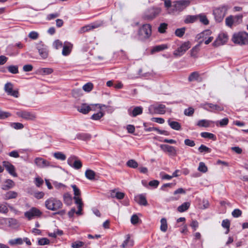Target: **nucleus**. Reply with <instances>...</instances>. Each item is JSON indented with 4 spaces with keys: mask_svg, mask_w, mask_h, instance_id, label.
I'll return each mask as SVG.
<instances>
[{
    "mask_svg": "<svg viewBox=\"0 0 248 248\" xmlns=\"http://www.w3.org/2000/svg\"><path fill=\"white\" fill-rule=\"evenodd\" d=\"M190 3L188 0H180L172 2L171 7L169 10V13L175 15L183 11Z\"/></svg>",
    "mask_w": 248,
    "mask_h": 248,
    "instance_id": "f257e3e1",
    "label": "nucleus"
},
{
    "mask_svg": "<svg viewBox=\"0 0 248 248\" xmlns=\"http://www.w3.org/2000/svg\"><path fill=\"white\" fill-rule=\"evenodd\" d=\"M45 205L47 209L53 211L61 210L63 206L62 202L54 197L47 199L45 202Z\"/></svg>",
    "mask_w": 248,
    "mask_h": 248,
    "instance_id": "f03ea898",
    "label": "nucleus"
},
{
    "mask_svg": "<svg viewBox=\"0 0 248 248\" xmlns=\"http://www.w3.org/2000/svg\"><path fill=\"white\" fill-rule=\"evenodd\" d=\"M228 9L229 7L225 5L215 8L213 10V14L216 21L217 22H221L226 16Z\"/></svg>",
    "mask_w": 248,
    "mask_h": 248,
    "instance_id": "7ed1b4c3",
    "label": "nucleus"
},
{
    "mask_svg": "<svg viewBox=\"0 0 248 248\" xmlns=\"http://www.w3.org/2000/svg\"><path fill=\"white\" fill-rule=\"evenodd\" d=\"M232 41L240 45L248 44V33L246 32H239L233 34Z\"/></svg>",
    "mask_w": 248,
    "mask_h": 248,
    "instance_id": "20e7f679",
    "label": "nucleus"
},
{
    "mask_svg": "<svg viewBox=\"0 0 248 248\" xmlns=\"http://www.w3.org/2000/svg\"><path fill=\"white\" fill-rule=\"evenodd\" d=\"M151 26L150 24H146L139 29L138 35L140 39L148 38L151 35Z\"/></svg>",
    "mask_w": 248,
    "mask_h": 248,
    "instance_id": "39448f33",
    "label": "nucleus"
},
{
    "mask_svg": "<svg viewBox=\"0 0 248 248\" xmlns=\"http://www.w3.org/2000/svg\"><path fill=\"white\" fill-rule=\"evenodd\" d=\"M16 115L27 121H33L36 118V114L33 112L26 110H19L16 112Z\"/></svg>",
    "mask_w": 248,
    "mask_h": 248,
    "instance_id": "423d86ee",
    "label": "nucleus"
},
{
    "mask_svg": "<svg viewBox=\"0 0 248 248\" xmlns=\"http://www.w3.org/2000/svg\"><path fill=\"white\" fill-rule=\"evenodd\" d=\"M166 107L163 104L153 105L149 107V113L150 114L157 113L164 114L166 112Z\"/></svg>",
    "mask_w": 248,
    "mask_h": 248,
    "instance_id": "0eeeda50",
    "label": "nucleus"
},
{
    "mask_svg": "<svg viewBox=\"0 0 248 248\" xmlns=\"http://www.w3.org/2000/svg\"><path fill=\"white\" fill-rule=\"evenodd\" d=\"M36 47L38 50L40 56L43 59H45L47 58L48 51L46 46L40 42V43L36 44Z\"/></svg>",
    "mask_w": 248,
    "mask_h": 248,
    "instance_id": "6e6552de",
    "label": "nucleus"
},
{
    "mask_svg": "<svg viewBox=\"0 0 248 248\" xmlns=\"http://www.w3.org/2000/svg\"><path fill=\"white\" fill-rule=\"evenodd\" d=\"M160 148L164 152L168 154L170 156H175L177 155L176 148L168 144H160Z\"/></svg>",
    "mask_w": 248,
    "mask_h": 248,
    "instance_id": "1a4fd4ad",
    "label": "nucleus"
},
{
    "mask_svg": "<svg viewBox=\"0 0 248 248\" xmlns=\"http://www.w3.org/2000/svg\"><path fill=\"white\" fill-rule=\"evenodd\" d=\"M94 106H98L100 108H101L102 106L105 107V105H102L101 104H91V105H88L87 104L85 103L82 104L80 106L78 107V110L83 114H87L90 110L93 109V108L94 107Z\"/></svg>",
    "mask_w": 248,
    "mask_h": 248,
    "instance_id": "9d476101",
    "label": "nucleus"
},
{
    "mask_svg": "<svg viewBox=\"0 0 248 248\" xmlns=\"http://www.w3.org/2000/svg\"><path fill=\"white\" fill-rule=\"evenodd\" d=\"M190 47V43L188 42H185L174 51L173 55L176 57H180L182 56Z\"/></svg>",
    "mask_w": 248,
    "mask_h": 248,
    "instance_id": "9b49d317",
    "label": "nucleus"
},
{
    "mask_svg": "<svg viewBox=\"0 0 248 248\" xmlns=\"http://www.w3.org/2000/svg\"><path fill=\"white\" fill-rule=\"evenodd\" d=\"M68 164L71 167L76 170H78L82 167L81 162L76 158L75 156H71L67 159Z\"/></svg>",
    "mask_w": 248,
    "mask_h": 248,
    "instance_id": "f8f14e48",
    "label": "nucleus"
},
{
    "mask_svg": "<svg viewBox=\"0 0 248 248\" xmlns=\"http://www.w3.org/2000/svg\"><path fill=\"white\" fill-rule=\"evenodd\" d=\"M228 41V36L225 33H220L213 43V46L217 47L225 44Z\"/></svg>",
    "mask_w": 248,
    "mask_h": 248,
    "instance_id": "ddd939ff",
    "label": "nucleus"
},
{
    "mask_svg": "<svg viewBox=\"0 0 248 248\" xmlns=\"http://www.w3.org/2000/svg\"><path fill=\"white\" fill-rule=\"evenodd\" d=\"M160 12V10L159 8H150L145 13L144 18L146 19H152L158 15Z\"/></svg>",
    "mask_w": 248,
    "mask_h": 248,
    "instance_id": "4468645a",
    "label": "nucleus"
},
{
    "mask_svg": "<svg viewBox=\"0 0 248 248\" xmlns=\"http://www.w3.org/2000/svg\"><path fill=\"white\" fill-rule=\"evenodd\" d=\"M42 212L37 208L33 207L29 211L26 212L24 214L25 216L29 220L35 217H39L41 215Z\"/></svg>",
    "mask_w": 248,
    "mask_h": 248,
    "instance_id": "2eb2a0df",
    "label": "nucleus"
},
{
    "mask_svg": "<svg viewBox=\"0 0 248 248\" xmlns=\"http://www.w3.org/2000/svg\"><path fill=\"white\" fill-rule=\"evenodd\" d=\"M2 165L9 173L14 177H17V175L16 172L15 167L14 165L11 163L5 161L2 162Z\"/></svg>",
    "mask_w": 248,
    "mask_h": 248,
    "instance_id": "dca6fc26",
    "label": "nucleus"
},
{
    "mask_svg": "<svg viewBox=\"0 0 248 248\" xmlns=\"http://www.w3.org/2000/svg\"><path fill=\"white\" fill-rule=\"evenodd\" d=\"M13 85L11 83L8 82L5 84L4 90L8 93V95L13 96L15 97H17L18 93L16 91L13 90Z\"/></svg>",
    "mask_w": 248,
    "mask_h": 248,
    "instance_id": "f3484780",
    "label": "nucleus"
},
{
    "mask_svg": "<svg viewBox=\"0 0 248 248\" xmlns=\"http://www.w3.org/2000/svg\"><path fill=\"white\" fill-rule=\"evenodd\" d=\"M34 163L38 167L41 168L51 166L48 161L41 157L36 158L34 160Z\"/></svg>",
    "mask_w": 248,
    "mask_h": 248,
    "instance_id": "a211bd4d",
    "label": "nucleus"
},
{
    "mask_svg": "<svg viewBox=\"0 0 248 248\" xmlns=\"http://www.w3.org/2000/svg\"><path fill=\"white\" fill-rule=\"evenodd\" d=\"M73 44L69 42H65L63 44V48L62 50V54L66 56L69 55L72 49Z\"/></svg>",
    "mask_w": 248,
    "mask_h": 248,
    "instance_id": "6ab92c4d",
    "label": "nucleus"
},
{
    "mask_svg": "<svg viewBox=\"0 0 248 248\" xmlns=\"http://www.w3.org/2000/svg\"><path fill=\"white\" fill-rule=\"evenodd\" d=\"M134 245V241L130 238L129 234L125 236V239L122 244L121 247L123 248H128L132 247Z\"/></svg>",
    "mask_w": 248,
    "mask_h": 248,
    "instance_id": "aec40b11",
    "label": "nucleus"
},
{
    "mask_svg": "<svg viewBox=\"0 0 248 248\" xmlns=\"http://www.w3.org/2000/svg\"><path fill=\"white\" fill-rule=\"evenodd\" d=\"M135 201L140 205L146 206L148 204L144 195L140 194L135 197Z\"/></svg>",
    "mask_w": 248,
    "mask_h": 248,
    "instance_id": "412c9836",
    "label": "nucleus"
},
{
    "mask_svg": "<svg viewBox=\"0 0 248 248\" xmlns=\"http://www.w3.org/2000/svg\"><path fill=\"white\" fill-rule=\"evenodd\" d=\"M6 223L8 226L13 229L17 228L19 225L17 220L15 218H8L6 219Z\"/></svg>",
    "mask_w": 248,
    "mask_h": 248,
    "instance_id": "4be33fe9",
    "label": "nucleus"
},
{
    "mask_svg": "<svg viewBox=\"0 0 248 248\" xmlns=\"http://www.w3.org/2000/svg\"><path fill=\"white\" fill-rule=\"evenodd\" d=\"M124 193L123 192L116 191L115 190H111L110 192V196L111 198H116L118 200L123 199L124 197Z\"/></svg>",
    "mask_w": 248,
    "mask_h": 248,
    "instance_id": "5701e85b",
    "label": "nucleus"
},
{
    "mask_svg": "<svg viewBox=\"0 0 248 248\" xmlns=\"http://www.w3.org/2000/svg\"><path fill=\"white\" fill-rule=\"evenodd\" d=\"M168 123L170 127L175 130H180L181 129V125L180 123L176 121H172L170 119L168 120Z\"/></svg>",
    "mask_w": 248,
    "mask_h": 248,
    "instance_id": "b1692460",
    "label": "nucleus"
},
{
    "mask_svg": "<svg viewBox=\"0 0 248 248\" xmlns=\"http://www.w3.org/2000/svg\"><path fill=\"white\" fill-rule=\"evenodd\" d=\"M214 122L205 119L201 120L199 121L197 124V125L199 127H208L210 124Z\"/></svg>",
    "mask_w": 248,
    "mask_h": 248,
    "instance_id": "393cba45",
    "label": "nucleus"
},
{
    "mask_svg": "<svg viewBox=\"0 0 248 248\" xmlns=\"http://www.w3.org/2000/svg\"><path fill=\"white\" fill-rule=\"evenodd\" d=\"M168 46L166 44H161L154 46L152 49V53H154L156 52H159L162 51L164 49L168 48Z\"/></svg>",
    "mask_w": 248,
    "mask_h": 248,
    "instance_id": "a878e982",
    "label": "nucleus"
},
{
    "mask_svg": "<svg viewBox=\"0 0 248 248\" xmlns=\"http://www.w3.org/2000/svg\"><path fill=\"white\" fill-rule=\"evenodd\" d=\"M28 193H29L31 195H33L37 199H40L43 198L45 195L44 192L33 191L32 190L31 188L30 190H29Z\"/></svg>",
    "mask_w": 248,
    "mask_h": 248,
    "instance_id": "bb28decb",
    "label": "nucleus"
},
{
    "mask_svg": "<svg viewBox=\"0 0 248 248\" xmlns=\"http://www.w3.org/2000/svg\"><path fill=\"white\" fill-rule=\"evenodd\" d=\"M211 34V31L209 30H205L202 32L197 34L196 36V38L198 40H200L201 39H206L207 37Z\"/></svg>",
    "mask_w": 248,
    "mask_h": 248,
    "instance_id": "cd10ccee",
    "label": "nucleus"
},
{
    "mask_svg": "<svg viewBox=\"0 0 248 248\" xmlns=\"http://www.w3.org/2000/svg\"><path fill=\"white\" fill-rule=\"evenodd\" d=\"M198 20L197 15H188L186 17L184 22L186 24L192 23Z\"/></svg>",
    "mask_w": 248,
    "mask_h": 248,
    "instance_id": "c85d7f7f",
    "label": "nucleus"
},
{
    "mask_svg": "<svg viewBox=\"0 0 248 248\" xmlns=\"http://www.w3.org/2000/svg\"><path fill=\"white\" fill-rule=\"evenodd\" d=\"M15 185L13 181L11 179H7L5 182V184L2 186V189L3 190H7L12 188Z\"/></svg>",
    "mask_w": 248,
    "mask_h": 248,
    "instance_id": "c756f323",
    "label": "nucleus"
},
{
    "mask_svg": "<svg viewBox=\"0 0 248 248\" xmlns=\"http://www.w3.org/2000/svg\"><path fill=\"white\" fill-rule=\"evenodd\" d=\"M91 135L87 133H78L76 135V138L83 140H89L91 139Z\"/></svg>",
    "mask_w": 248,
    "mask_h": 248,
    "instance_id": "7c9ffc66",
    "label": "nucleus"
},
{
    "mask_svg": "<svg viewBox=\"0 0 248 248\" xmlns=\"http://www.w3.org/2000/svg\"><path fill=\"white\" fill-rule=\"evenodd\" d=\"M100 26V24L98 23H94L91 25H89L86 26H84L81 29V31L83 32L87 31L89 30H91V29L97 28L99 27Z\"/></svg>",
    "mask_w": 248,
    "mask_h": 248,
    "instance_id": "2f4dec72",
    "label": "nucleus"
},
{
    "mask_svg": "<svg viewBox=\"0 0 248 248\" xmlns=\"http://www.w3.org/2000/svg\"><path fill=\"white\" fill-rule=\"evenodd\" d=\"M17 196V193L14 191H9L7 192L4 195L5 200H9L15 199Z\"/></svg>",
    "mask_w": 248,
    "mask_h": 248,
    "instance_id": "473e14b6",
    "label": "nucleus"
},
{
    "mask_svg": "<svg viewBox=\"0 0 248 248\" xmlns=\"http://www.w3.org/2000/svg\"><path fill=\"white\" fill-rule=\"evenodd\" d=\"M198 20L205 25H207L209 24V20H208L206 16L204 14H199L197 15Z\"/></svg>",
    "mask_w": 248,
    "mask_h": 248,
    "instance_id": "72a5a7b5",
    "label": "nucleus"
},
{
    "mask_svg": "<svg viewBox=\"0 0 248 248\" xmlns=\"http://www.w3.org/2000/svg\"><path fill=\"white\" fill-rule=\"evenodd\" d=\"M142 112V108L140 107H137L135 108L132 112H131V114L130 112H129V115H131L132 117H136L138 115H140L141 114Z\"/></svg>",
    "mask_w": 248,
    "mask_h": 248,
    "instance_id": "f704fd0d",
    "label": "nucleus"
},
{
    "mask_svg": "<svg viewBox=\"0 0 248 248\" xmlns=\"http://www.w3.org/2000/svg\"><path fill=\"white\" fill-rule=\"evenodd\" d=\"M190 205V202H185L178 207V211L180 212H183L187 210Z\"/></svg>",
    "mask_w": 248,
    "mask_h": 248,
    "instance_id": "c9c22d12",
    "label": "nucleus"
},
{
    "mask_svg": "<svg viewBox=\"0 0 248 248\" xmlns=\"http://www.w3.org/2000/svg\"><path fill=\"white\" fill-rule=\"evenodd\" d=\"M8 207H10L11 209L12 207L8 205L7 203H2L0 204V213L2 214H6L8 212Z\"/></svg>",
    "mask_w": 248,
    "mask_h": 248,
    "instance_id": "e433bc0d",
    "label": "nucleus"
},
{
    "mask_svg": "<svg viewBox=\"0 0 248 248\" xmlns=\"http://www.w3.org/2000/svg\"><path fill=\"white\" fill-rule=\"evenodd\" d=\"M201 136L203 138H207L213 140H216L215 135L211 133L206 132H202L201 133Z\"/></svg>",
    "mask_w": 248,
    "mask_h": 248,
    "instance_id": "4c0bfd02",
    "label": "nucleus"
},
{
    "mask_svg": "<svg viewBox=\"0 0 248 248\" xmlns=\"http://www.w3.org/2000/svg\"><path fill=\"white\" fill-rule=\"evenodd\" d=\"M53 156L56 159L62 161L65 160L66 158V155L60 152L54 153L53 154Z\"/></svg>",
    "mask_w": 248,
    "mask_h": 248,
    "instance_id": "58836bf2",
    "label": "nucleus"
},
{
    "mask_svg": "<svg viewBox=\"0 0 248 248\" xmlns=\"http://www.w3.org/2000/svg\"><path fill=\"white\" fill-rule=\"evenodd\" d=\"M161 226L160 230L163 232H166L168 229V224L167 220L165 218H163L160 220Z\"/></svg>",
    "mask_w": 248,
    "mask_h": 248,
    "instance_id": "ea45409f",
    "label": "nucleus"
},
{
    "mask_svg": "<svg viewBox=\"0 0 248 248\" xmlns=\"http://www.w3.org/2000/svg\"><path fill=\"white\" fill-rule=\"evenodd\" d=\"M23 243V240L21 238L11 239L9 241V244L11 245H21Z\"/></svg>",
    "mask_w": 248,
    "mask_h": 248,
    "instance_id": "a19ab883",
    "label": "nucleus"
},
{
    "mask_svg": "<svg viewBox=\"0 0 248 248\" xmlns=\"http://www.w3.org/2000/svg\"><path fill=\"white\" fill-rule=\"evenodd\" d=\"M207 107L210 108L211 109H212L213 110H217L220 111L222 109V108L221 107H220L219 106H218L217 105H214V104H211V103H208V104H205L204 108L208 110L207 108Z\"/></svg>",
    "mask_w": 248,
    "mask_h": 248,
    "instance_id": "79ce46f5",
    "label": "nucleus"
},
{
    "mask_svg": "<svg viewBox=\"0 0 248 248\" xmlns=\"http://www.w3.org/2000/svg\"><path fill=\"white\" fill-rule=\"evenodd\" d=\"M85 176L89 180H93L94 179L95 172L91 170H87L85 173Z\"/></svg>",
    "mask_w": 248,
    "mask_h": 248,
    "instance_id": "37998d69",
    "label": "nucleus"
},
{
    "mask_svg": "<svg viewBox=\"0 0 248 248\" xmlns=\"http://www.w3.org/2000/svg\"><path fill=\"white\" fill-rule=\"evenodd\" d=\"M63 201L65 204L67 205H70L72 203V198L71 196L68 194L65 193L63 195Z\"/></svg>",
    "mask_w": 248,
    "mask_h": 248,
    "instance_id": "c03bdc74",
    "label": "nucleus"
},
{
    "mask_svg": "<svg viewBox=\"0 0 248 248\" xmlns=\"http://www.w3.org/2000/svg\"><path fill=\"white\" fill-rule=\"evenodd\" d=\"M126 165L129 167L134 169L137 168L138 167V163L136 160L134 159L129 160L126 162Z\"/></svg>",
    "mask_w": 248,
    "mask_h": 248,
    "instance_id": "a18cd8bd",
    "label": "nucleus"
},
{
    "mask_svg": "<svg viewBox=\"0 0 248 248\" xmlns=\"http://www.w3.org/2000/svg\"><path fill=\"white\" fill-rule=\"evenodd\" d=\"M198 150L201 153H210L211 151L210 148L207 147V146H206L205 145H203V144L201 145L199 147Z\"/></svg>",
    "mask_w": 248,
    "mask_h": 248,
    "instance_id": "49530a36",
    "label": "nucleus"
},
{
    "mask_svg": "<svg viewBox=\"0 0 248 248\" xmlns=\"http://www.w3.org/2000/svg\"><path fill=\"white\" fill-rule=\"evenodd\" d=\"M93 88V84L91 82H88L83 85L82 89L86 92H90Z\"/></svg>",
    "mask_w": 248,
    "mask_h": 248,
    "instance_id": "de8ad7c7",
    "label": "nucleus"
},
{
    "mask_svg": "<svg viewBox=\"0 0 248 248\" xmlns=\"http://www.w3.org/2000/svg\"><path fill=\"white\" fill-rule=\"evenodd\" d=\"M225 23L227 26L232 27L234 24L233 20V16H230L227 17L225 19Z\"/></svg>",
    "mask_w": 248,
    "mask_h": 248,
    "instance_id": "09e8293b",
    "label": "nucleus"
},
{
    "mask_svg": "<svg viewBox=\"0 0 248 248\" xmlns=\"http://www.w3.org/2000/svg\"><path fill=\"white\" fill-rule=\"evenodd\" d=\"M73 96L76 98L82 95V91L81 89H75L72 91Z\"/></svg>",
    "mask_w": 248,
    "mask_h": 248,
    "instance_id": "8fccbe9b",
    "label": "nucleus"
},
{
    "mask_svg": "<svg viewBox=\"0 0 248 248\" xmlns=\"http://www.w3.org/2000/svg\"><path fill=\"white\" fill-rule=\"evenodd\" d=\"M199 77V74L197 72H194L192 73L188 77V80L189 81H192L194 80H197Z\"/></svg>",
    "mask_w": 248,
    "mask_h": 248,
    "instance_id": "3c124183",
    "label": "nucleus"
},
{
    "mask_svg": "<svg viewBox=\"0 0 248 248\" xmlns=\"http://www.w3.org/2000/svg\"><path fill=\"white\" fill-rule=\"evenodd\" d=\"M200 45H197L190 50V55L191 57H196L197 52L199 50Z\"/></svg>",
    "mask_w": 248,
    "mask_h": 248,
    "instance_id": "603ef678",
    "label": "nucleus"
},
{
    "mask_svg": "<svg viewBox=\"0 0 248 248\" xmlns=\"http://www.w3.org/2000/svg\"><path fill=\"white\" fill-rule=\"evenodd\" d=\"M9 72L12 74H17L18 73V66L16 65H10L7 67Z\"/></svg>",
    "mask_w": 248,
    "mask_h": 248,
    "instance_id": "864d4df0",
    "label": "nucleus"
},
{
    "mask_svg": "<svg viewBox=\"0 0 248 248\" xmlns=\"http://www.w3.org/2000/svg\"><path fill=\"white\" fill-rule=\"evenodd\" d=\"M198 170L203 173H205L207 171V168L203 162H201L199 163Z\"/></svg>",
    "mask_w": 248,
    "mask_h": 248,
    "instance_id": "5fc2aeb1",
    "label": "nucleus"
},
{
    "mask_svg": "<svg viewBox=\"0 0 248 248\" xmlns=\"http://www.w3.org/2000/svg\"><path fill=\"white\" fill-rule=\"evenodd\" d=\"M84 245V242L80 241H77L72 244L71 247L72 248H79L83 247Z\"/></svg>",
    "mask_w": 248,
    "mask_h": 248,
    "instance_id": "6e6d98bb",
    "label": "nucleus"
},
{
    "mask_svg": "<svg viewBox=\"0 0 248 248\" xmlns=\"http://www.w3.org/2000/svg\"><path fill=\"white\" fill-rule=\"evenodd\" d=\"M168 24L165 23H161L158 28V31L160 33H164L167 28Z\"/></svg>",
    "mask_w": 248,
    "mask_h": 248,
    "instance_id": "4d7b16f0",
    "label": "nucleus"
},
{
    "mask_svg": "<svg viewBox=\"0 0 248 248\" xmlns=\"http://www.w3.org/2000/svg\"><path fill=\"white\" fill-rule=\"evenodd\" d=\"M194 112V109L192 107H189L188 108L185 109L184 110V114L186 116H191Z\"/></svg>",
    "mask_w": 248,
    "mask_h": 248,
    "instance_id": "13d9d810",
    "label": "nucleus"
},
{
    "mask_svg": "<svg viewBox=\"0 0 248 248\" xmlns=\"http://www.w3.org/2000/svg\"><path fill=\"white\" fill-rule=\"evenodd\" d=\"M103 116H104V113L100 111L99 112H97L95 114H93L91 118L94 120H98L100 118H101Z\"/></svg>",
    "mask_w": 248,
    "mask_h": 248,
    "instance_id": "bf43d9fd",
    "label": "nucleus"
},
{
    "mask_svg": "<svg viewBox=\"0 0 248 248\" xmlns=\"http://www.w3.org/2000/svg\"><path fill=\"white\" fill-rule=\"evenodd\" d=\"M49 243V240L46 238H42L38 240V244L39 245L43 246L47 245Z\"/></svg>",
    "mask_w": 248,
    "mask_h": 248,
    "instance_id": "052dcab7",
    "label": "nucleus"
},
{
    "mask_svg": "<svg viewBox=\"0 0 248 248\" xmlns=\"http://www.w3.org/2000/svg\"><path fill=\"white\" fill-rule=\"evenodd\" d=\"M185 31V28L177 29L175 31V34L177 36L181 37L183 36V35L184 34Z\"/></svg>",
    "mask_w": 248,
    "mask_h": 248,
    "instance_id": "680f3d73",
    "label": "nucleus"
},
{
    "mask_svg": "<svg viewBox=\"0 0 248 248\" xmlns=\"http://www.w3.org/2000/svg\"><path fill=\"white\" fill-rule=\"evenodd\" d=\"M242 16H233V20L234 23V25H236L237 24H239L242 21Z\"/></svg>",
    "mask_w": 248,
    "mask_h": 248,
    "instance_id": "e2e57ef3",
    "label": "nucleus"
},
{
    "mask_svg": "<svg viewBox=\"0 0 248 248\" xmlns=\"http://www.w3.org/2000/svg\"><path fill=\"white\" fill-rule=\"evenodd\" d=\"M232 215L234 217H238L241 216L242 211L239 209H235L232 212Z\"/></svg>",
    "mask_w": 248,
    "mask_h": 248,
    "instance_id": "0e129e2a",
    "label": "nucleus"
},
{
    "mask_svg": "<svg viewBox=\"0 0 248 248\" xmlns=\"http://www.w3.org/2000/svg\"><path fill=\"white\" fill-rule=\"evenodd\" d=\"M73 189V191H74V196H79L80 195V190L78 188V187L76 186V185H73L71 186Z\"/></svg>",
    "mask_w": 248,
    "mask_h": 248,
    "instance_id": "69168bd1",
    "label": "nucleus"
},
{
    "mask_svg": "<svg viewBox=\"0 0 248 248\" xmlns=\"http://www.w3.org/2000/svg\"><path fill=\"white\" fill-rule=\"evenodd\" d=\"M53 46L56 49H59L62 46V43L59 40H57L54 42Z\"/></svg>",
    "mask_w": 248,
    "mask_h": 248,
    "instance_id": "338daca9",
    "label": "nucleus"
},
{
    "mask_svg": "<svg viewBox=\"0 0 248 248\" xmlns=\"http://www.w3.org/2000/svg\"><path fill=\"white\" fill-rule=\"evenodd\" d=\"M184 143L186 145L191 147H194L195 145V142L193 140H191L190 139H186L184 140Z\"/></svg>",
    "mask_w": 248,
    "mask_h": 248,
    "instance_id": "774afa93",
    "label": "nucleus"
}]
</instances>
